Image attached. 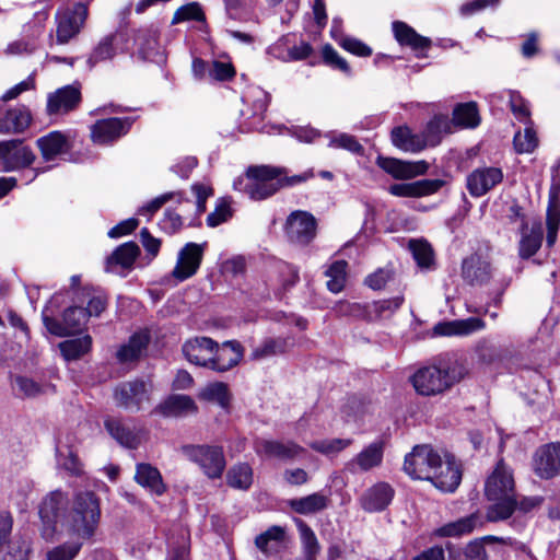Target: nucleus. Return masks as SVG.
Segmentation results:
<instances>
[{"instance_id": "f257e3e1", "label": "nucleus", "mask_w": 560, "mask_h": 560, "mask_svg": "<svg viewBox=\"0 0 560 560\" xmlns=\"http://www.w3.org/2000/svg\"><path fill=\"white\" fill-rule=\"evenodd\" d=\"M485 495L492 502L486 513L487 521L500 522L516 511L517 499L513 472L500 460L485 482Z\"/></svg>"}, {"instance_id": "f03ea898", "label": "nucleus", "mask_w": 560, "mask_h": 560, "mask_svg": "<svg viewBox=\"0 0 560 560\" xmlns=\"http://www.w3.org/2000/svg\"><path fill=\"white\" fill-rule=\"evenodd\" d=\"M101 518L98 498L91 491L77 493L70 509L63 514L61 528L70 536L90 539L94 536Z\"/></svg>"}, {"instance_id": "7ed1b4c3", "label": "nucleus", "mask_w": 560, "mask_h": 560, "mask_svg": "<svg viewBox=\"0 0 560 560\" xmlns=\"http://www.w3.org/2000/svg\"><path fill=\"white\" fill-rule=\"evenodd\" d=\"M282 174H285L284 167L249 166L245 177H240L234 182V188L243 191L252 200H264L279 190L277 178Z\"/></svg>"}, {"instance_id": "20e7f679", "label": "nucleus", "mask_w": 560, "mask_h": 560, "mask_svg": "<svg viewBox=\"0 0 560 560\" xmlns=\"http://www.w3.org/2000/svg\"><path fill=\"white\" fill-rule=\"evenodd\" d=\"M465 374V369L459 365L451 366L446 370L431 365L419 369L413 374L411 382L420 395L431 396L448 389L459 382Z\"/></svg>"}, {"instance_id": "39448f33", "label": "nucleus", "mask_w": 560, "mask_h": 560, "mask_svg": "<svg viewBox=\"0 0 560 560\" xmlns=\"http://www.w3.org/2000/svg\"><path fill=\"white\" fill-rule=\"evenodd\" d=\"M180 452L210 479L220 478L225 469L226 462L221 446L187 444L180 447Z\"/></svg>"}, {"instance_id": "423d86ee", "label": "nucleus", "mask_w": 560, "mask_h": 560, "mask_svg": "<svg viewBox=\"0 0 560 560\" xmlns=\"http://www.w3.org/2000/svg\"><path fill=\"white\" fill-rule=\"evenodd\" d=\"M68 497L60 490L51 491L39 505L42 522L40 536L46 541H52L57 534L58 524L61 525L63 514L68 512Z\"/></svg>"}, {"instance_id": "0eeeda50", "label": "nucleus", "mask_w": 560, "mask_h": 560, "mask_svg": "<svg viewBox=\"0 0 560 560\" xmlns=\"http://www.w3.org/2000/svg\"><path fill=\"white\" fill-rule=\"evenodd\" d=\"M283 230L291 244L304 247L316 237L317 220L308 211L294 210L287 217Z\"/></svg>"}, {"instance_id": "6e6552de", "label": "nucleus", "mask_w": 560, "mask_h": 560, "mask_svg": "<svg viewBox=\"0 0 560 560\" xmlns=\"http://www.w3.org/2000/svg\"><path fill=\"white\" fill-rule=\"evenodd\" d=\"M441 455L430 445H417L405 456L404 470L413 479L430 481Z\"/></svg>"}, {"instance_id": "1a4fd4ad", "label": "nucleus", "mask_w": 560, "mask_h": 560, "mask_svg": "<svg viewBox=\"0 0 560 560\" xmlns=\"http://www.w3.org/2000/svg\"><path fill=\"white\" fill-rule=\"evenodd\" d=\"M89 11L84 3H75L71 9L67 8L56 13V44H68L77 37L84 26Z\"/></svg>"}, {"instance_id": "9d476101", "label": "nucleus", "mask_w": 560, "mask_h": 560, "mask_svg": "<svg viewBox=\"0 0 560 560\" xmlns=\"http://www.w3.org/2000/svg\"><path fill=\"white\" fill-rule=\"evenodd\" d=\"M36 155L28 145L20 139L0 141V168L13 172L31 166Z\"/></svg>"}, {"instance_id": "9b49d317", "label": "nucleus", "mask_w": 560, "mask_h": 560, "mask_svg": "<svg viewBox=\"0 0 560 560\" xmlns=\"http://www.w3.org/2000/svg\"><path fill=\"white\" fill-rule=\"evenodd\" d=\"M114 399L118 407L131 412H138L150 401V389L145 382L135 380L116 386Z\"/></svg>"}, {"instance_id": "f8f14e48", "label": "nucleus", "mask_w": 560, "mask_h": 560, "mask_svg": "<svg viewBox=\"0 0 560 560\" xmlns=\"http://www.w3.org/2000/svg\"><path fill=\"white\" fill-rule=\"evenodd\" d=\"M207 243H187L177 254L176 265L171 272V277L176 282H183L195 276L200 268Z\"/></svg>"}, {"instance_id": "ddd939ff", "label": "nucleus", "mask_w": 560, "mask_h": 560, "mask_svg": "<svg viewBox=\"0 0 560 560\" xmlns=\"http://www.w3.org/2000/svg\"><path fill=\"white\" fill-rule=\"evenodd\" d=\"M160 32L156 27H141L133 33V44L139 58L155 63H163L165 51L160 44Z\"/></svg>"}, {"instance_id": "4468645a", "label": "nucleus", "mask_w": 560, "mask_h": 560, "mask_svg": "<svg viewBox=\"0 0 560 560\" xmlns=\"http://www.w3.org/2000/svg\"><path fill=\"white\" fill-rule=\"evenodd\" d=\"M244 357V347L237 340L215 341L213 354L208 362V370L225 373L235 368Z\"/></svg>"}, {"instance_id": "2eb2a0df", "label": "nucleus", "mask_w": 560, "mask_h": 560, "mask_svg": "<svg viewBox=\"0 0 560 560\" xmlns=\"http://www.w3.org/2000/svg\"><path fill=\"white\" fill-rule=\"evenodd\" d=\"M128 34L122 31H117L105 35L94 46L90 52L86 63L90 68L96 65L112 60L118 51L128 50Z\"/></svg>"}, {"instance_id": "dca6fc26", "label": "nucleus", "mask_w": 560, "mask_h": 560, "mask_svg": "<svg viewBox=\"0 0 560 560\" xmlns=\"http://www.w3.org/2000/svg\"><path fill=\"white\" fill-rule=\"evenodd\" d=\"M384 457V442L374 441L365 446L360 453L348 460L343 466V471L350 475L368 472L380 467Z\"/></svg>"}, {"instance_id": "f3484780", "label": "nucleus", "mask_w": 560, "mask_h": 560, "mask_svg": "<svg viewBox=\"0 0 560 560\" xmlns=\"http://www.w3.org/2000/svg\"><path fill=\"white\" fill-rule=\"evenodd\" d=\"M132 122L129 117L100 119L91 127L92 141L96 144L113 143L129 131Z\"/></svg>"}, {"instance_id": "a211bd4d", "label": "nucleus", "mask_w": 560, "mask_h": 560, "mask_svg": "<svg viewBox=\"0 0 560 560\" xmlns=\"http://www.w3.org/2000/svg\"><path fill=\"white\" fill-rule=\"evenodd\" d=\"M256 454L264 458L291 460L304 453V448L293 441L257 439L254 442Z\"/></svg>"}, {"instance_id": "6ab92c4d", "label": "nucleus", "mask_w": 560, "mask_h": 560, "mask_svg": "<svg viewBox=\"0 0 560 560\" xmlns=\"http://www.w3.org/2000/svg\"><path fill=\"white\" fill-rule=\"evenodd\" d=\"M533 469L541 479H551L560 474V444L540 446L533 457Z\"/></svg>"}, {"instance_id": "aec40b11", "label": "nucleus", "mask_w": 560, "mask_h": 560, "mask_svg": "<svg viewBox=\"0 0 560 560\" xmlns=\"http://www.w3.org/2000/svg\"><path fill=\"white\" fill-rule=\"evenodd\" d=\"M503 180L500 167L483 166L474 170L466 178V187L472 197L485 196Z\"/></svg>"}, {"instance_id": "412c9836", "label": "nucleus", "mask_w": 560, "mask_h": 560, "mask_svg": "<svg viewBox=\"0 0 560 560\" xmlns=\"http://www.w3.org/2000/svg\"><path fill=\"white\" fill-rule=\"evenodd\" d=\"M434 470L430 481L435 488L443 492H453L457 489L462 480V470L454 456L445 455L444 459L441 457Z\"/></svg>"}, {"instance_id": "4be33fe9", "label": "nucleus", "mask_w": 560, "mask_h": 560, "mask_svg": "<svg viewBox=\"0 0 560 560\" xmlns=\"http://www.w3.org/2000/svg\"><path fill=\"white\" fill-rule=\"evenodd\" d=\"M81 101L80 90L66 85L48 94L46 110L49 116L65 115L77 108Z\"/></svg>"}, {"instance_id": "5701e85b", "label": "nucleus", "mask_w": 560, "mask_h": 560, "mask_svg": "<svg viewBox=\"0 0 560 560\" xmlns=\"http://www.w3.org/2000/svg\"><path fill=\"white\" fill-rule=\"evenodd\" d=\"M215 340L206 336H196L187 339L182 346L185 359L197 366L208 369V362L213 354Z\"/></svg>"}, {"instance_id": "b1692460", "label": "nucleus", "mask_w": 560, "mask_h": 560, "mask_svg": "<svg viewBox=\"0 0 560 560\" xmlns=\"http://www.w3.org/2000/svg\"><path fill=\"white\" fill-rule=\"evenodd\" d=\"M377 165L396 179H410L428 171V164L424 161L408 162L395 158L380 156Z\"/></svg>"}, {"instance_id": "393cba45", "label": "nucleus", "mask_w": 560, "mask_h": 560, "mask_svg": "<svg viewBox=\"0 0 560 560\" xmlns=\"http://www.w3.org/2000/svg\"><path fill=\"white\" fill-rule=\"evenodd\" d=\"M395 491L393 487L384 481H380L368 488L360 498L361 508L369 512H382L392 502Z\"/></svg>"}, {"instance_id": "a878e982", "label": "nucleus", "mask_w": 560, "mask_h": 560, "mask_svg": "<svg viewBox=\"0 0 560 560\" xmlns=\"http://www.w3.org/2000/svg\"><path fill=\"white\" fill-rule=\"evenodd\" d=\"M104 427L108 434L121 446L135 450L141 443L142 430L130 427L117 418H106Z\"/></svg>"}, {"instance_id": "bb28decb", "label": "nucleus", "mask_w": 560, "mask_h": 560, "mask_svg": "<svg viewBox=\"0 0 560 560\" xmlns=\"http://www.w3.org/2000/svg\"><path fill=\"white\" fill-rule=\"evenodd\" d=\"M445 184L442 179H420L412 183L394 184L388 191L396 197L419 198L439 191Z\"/></svg>"}, {"instance_id": "cd10ccee", "label": "nucleus", "mask_w": 560, "mask_h": 560, "mask_svg": "<svg viewBox=\"0 0 560 560\" xmlns=\"http://www.w3.org/2000/svg\"><path fill=\"white\" fill-rule=\"evenodd\" d=\"M518 255L522 259L534 256L541 247L544 230L540 221H533L520 228Z\"/></svg>"}, {"instance_id": "c85d7f7f", "label": "nucleus", "mask_w": 560, "mask_h": 560, "mask_svg": "<svg viewBox=\"0 0 560 560\" xmlns=\"http://www.w3.org/2000/svg\"><path fill=\"white\" fill-rule=\"evenodd\" d=\"M462 277L470 285H482L490 281L492 269L487 260L478 255H471L463 260Z\"/></svg>"}, {"instance_id": "c756f323", "label": "nucleus", "mask_w": 560, "mask_h": 560, "mask_svg": "<svg viewBox=\"0 0 560 560\" xmlns=\"http://www.w3.org/2000/svg\"><path fill=\"white\" fill-rule=\"evenodd\" d=\"M32 119V113L26 105L9 108L0 117V133H22L31 126Z\"/></svg>"}, {"instance_id": "7c9ffc66", "label": "nucleus", "mask_w": 560, "mask_h": 560, "mask_svg": "<svg viewBox=\"0 0 560 560\" xmlns=\"http://www.w3.org/2000/svg\"><path fill=\"white\" fill-rule=\"evenodd\" d=\"M42 159L45 162L56 160L59 155L68 152L70 148L68 137L61 131H50L36 140Z\"/></svg>"}, {"instance_id": "2f4dec72", "label": "nucleus", "mask_w": 560, "mask_h": 560, "mask_svg": "<svg viewBox=\"0 0 560 560\" xmlns=\"http://www.w3.org/2000/svg\"><path fill=\"white\" fill-rule=\"evenodd\" d=\"M74 302L84 307L89 318L100 316L107 306V298L104 293L91 288H79L74 291Z\"/></svg>"}, {"instance_id": "473e14b6", "label": "nucleus", "mask_w": 560, "mask_h": 560, "mask_svg": "<svg viewBox=\"0 0 560 560\" xmlns=\"http://www.w3.org/2000/svg\"><path fill=\"white\" fill-rule=\"evenodd\" d=\"M482 517L478 513H472L439 527L435 529V535L439 537H460L471 534L476 528L482 526Z\"/></svg>"}, {"instance_id": "72a5a7b5", "label": "nucleus", "mask_w": 560, "mask_h": 560, "mask_svg": "<svg viewBox=\"0 0 560 560\" xmlns=\"http://www.w3.org/2000/svg\"><path fill=\"white\" fill-rule=\"evenodd\" d=\"M485 328V323L478 317H469L453 322L439 323L434 334L439 336H466Z\"/></svg>"}, {"instance_id": "f704fd0d", "label": "nucleus", "mask_w": 560, "mask_h": 560, "mask_svg": "<svg viewBox=\"0 0 560 560\" xmlns=\"http://www.w3.org/2000/svg\"><path fill=\"white\" fill-rule=\"evenodd\" d=\"M150 342V335L147 331L133 334L127 343L121 345L116 352V358L120 363L137 361L145 352Z\"/></svg>"}, {"instance_id": "c9c22d12", "label": "nucleus", "mask_w": 560, "mask_h": 560, "mask_svg": "<svg viewBox=\"0 0 560 560\" xmlns=\"http://www.w3.org/2000/svg\"><path fill=\"white\" fill-rule=\"evenodd\" d=\"M547 246L552 247L557 241V233L560 225V188L552 186L549 191L547 214Z\"/></svg>"}, {"instance_id": "e433bc0d", "label": "nucleus", "mask_w": 560, "mask_h": 560, "mask_svg": "<svg viewBox=\"0 0 560 560\" xmlns=\"http://www.w3.org/2000/svg\"><path fill=\"white\" fill-rule=\"evenodd\" d=\"M135 480L141 487L156 495L163 494L166 490L159 469L153 467L151 464H138L136 467Z\"/></svg>"}, {"instance_id": "4c0bfd02", "label": "nucleus", "mask_w": 560, "mask_h": 560, "mask_svg": "<svg viewBox=\"0 0 560 560\" xmlns=\"http://www.w3.org/2000/svg\"><path fill=\"white\" fill-rule=\"evenodd\" d=\"M392 141L395 147L407 152H419L425 148V139L421 133H413L406 126H399L392 130Z\"/></svg>"}, {"instance_id": "58836bf2", "label": "nucleus", "mask_w": 560, "mask_h": 560, "mask_svg": "<svg viewBox=\"0 0 560 560\" xmlns=\"http://www.w3.org/2000/svg\"><path fill=\"white\" fill-rule=\"evenodd\" d=\"M395 38L400 45L410 46L412 49H427L431 46V39L419 35L412 27L405 22L396 21L393 23Z\"/></svg>"}, {"instance_id": "ea45409f", "label": "nucleus", "mask_w": 560, "mask_h": 560, "mask_svg": "<svg viewBox=\"0 0 560 560\" xmlns=\"http://www.w3.org/2000/svg\"><path fill=\"white\" fill-rule=\"evenodd\" d=\"M328 502L329 499L327 495L315 492L306 497L291 499L288 501V505L295 513L308 515L325 510Z\"/></svg>"}, {"instance_id": "a19ab883", "label": "nucleus", "mask_w": 560, "mask_h": 560, "mask_svg": "<svg viewBox=\"0 0 560 560\" xmlns=\"http://www.w3.org/2000/svg\"><path fill=\"white\" fill-rule=\"evenodd\" d=\"M159 410L163 416L178 417L187 413H196L198 408L190 396L173 395L159 406Z\"/></svg>"}, {"instance_id": "79ce46f5", "label": "nucleus", "mask_w": 560, "mask_h": 560, "mask_svg": "<svg viewBox=\"0 0 560 560\" xmlns=\"http://www.w3.org/2000/svg\"><path fill=\"white\" fill-rule=\"evenodd\" d=\"M291 342L288 338H267L250 353L252 360H264L284 353Z\"/></svg>"}, {"instance_id": "37998d69", "label": "nucleus", "mask_w": 560, "mask_h": 560, "mask_svg": "<svg viewBox=\"0 0 560 560\" xmlns=\"http://www.w3.org/2000/svg\"><path fill=\"white\" fill-rule=\"evenodd\" d=\"M253 479V469L247 463L235 464L226 472V483L233 489L248 490Z\"/></svg>"}, {"instance_id": "c03bdc74", "label": "nucleus", "mask_w": 560, "mask_h": 560, "mask_svg": "<svg viewBox=\"0 0 560 560\" xmlns=\"http://www.w3.org/2000/svg\"><path fill=\"white\" fill-rule=\"evenodd\" d=\"M198 397L201 400L218 404L222 409H229L231 402V393L223 382H213L205 386Z\"/></svg>"}, {"instance_id": "a18cd8bd", "label": "nucleus", "mask_w": 560, "mask_h": 560, "mask_svg": "<svg viewBox=\"0 0 560 560\" xmlns=\"http://www.w3.org/2000/svg\"><path fill=\"white\" fill-rule=\"evenodd\" d=\"M66 361H74L88 353L92 347V338L89 335L68 339L58 345Z\"/></svg>"}, {"instance_id": "49530a36", "label": "nucleus", "mask_w": 560, "mask_h": 560, "mask_svg": "<svg viewBox=\"0 0 560 560\" xmlns=\"http://www.w3.org/2000/svg\"><path fill=\"white\" fill-rule=\"evenodd\" d=\"M453 122L462 128H475L480 124V116L475 102L458 104L453 110Z\"/></svg>"}, {"instance_id": "de8ad7c7", "label": "nucleus", "mask_w": 560, "mask_h": 560, "mask_svg": "<svg viewBox=\"0 0 560 560\" xmlns=\"http://www.w3.org/2000/svg\"><path fill=\"white\" fill-rule=\"evenodd\" d=\"M448 560H488L486 549L480 541H470L464 549L446 545Z\"/></svg>"}, {"instance_id": "09e8293b", "label": "nucleus", "mask_w": 560, "mask_h": 560, "mask_svg": "<svg viewBox=\"0 0 560 560\" xmlns=\"http://www.w3.org/2000/svg\"><path fill=\"white\" fill-rule=\"evenodd\" d=\"M303 546V558L316 560L319 552V544L313 529L301 518H295Z\"/></svg>"}, {"instance_id": "8fccbe9b", "label": "nucleus", "mask_w": 560, "mask_h": 560, "mask_svg": "<svg viewBox=\"0 0 560 560\" xmlns=\"http://www.w3.org/2000/svg\"><path fill=\"white\" fill-rule=\"evenodd\" d=\"M140 254L139 246L135 242H127L118 246L107 258L109 265H118L122 268H129L133 265Z\"/></svg>"}, {"instance_id": "3c124183", "label": "nucleus", "mask_w": 560, "mask_h": 560, "mask_svg": "<svg viewBox=\"0 0 560 560\" xmlns=\"http://www.w3.org/2000/svg\"><path fill=\"white\" fill-rule=\"evenodd\" d=\"M347 267L346 260H336L325 271V276L328 278L327 289L332 293H339L343 290L347 280Z\"/></svg>"}, {"instance_id": "603ef678", "label": "nucleus", "mask_w": 560, "mask_h": 560, "mask_svg": "<svg viewBox=\"0 0 560 560\" xmlns=\"http://www.w3.org/2000/svg\"><path fill=\"white\" fill-rule=\"evenodd\" d=\"M88 313L84 312V307L81 304L75 303L69 306L63 312V322L69 329V334L79 331L89 320Z\"/></svg>"}, {"instance_id": "864d4df0", "label": "nucleus", "mask_w": 560, "mask_h": 560, "mask_svg": "<svg viewBox=\"0 0 560 560\" xmlns=\"http://www.w3.org/2000/svg\"><path fill=\"white\" fill-rule=\"evenodd\" d=\"M524 132H516L513 139L514 148L518 153H530L538 144L536 131L532 124H525Z\"/></svg>"}, {"instance_id": "5fc2aeb1", "label": "nucleus", "mask_w": 560, "mask_h": 560, "mask_svg": "<svg viewBox=\"0 0 560 560\" xmlns=\"http://www.w3.org/2000/svg\"><path fill=\"white\" fill-rule=\"evenodd\" d=\"M206 20L203 10L198 2H190L179 7L172 19V24H178L185 21L203 22Z\"/></svg>"}, {"instance_id": "6e6d98bb", "label": "nucleus", "mask_w": 560, "mask_h": 560, "mask_svg": "<svg viewBox=\"0 0 560 560\" xmlns=\"http://www.w3.org/2000/svg\"><path fill=\"white\" fill-rule=\"evenodd\" d=\"M409 248L419 267H431L433 264V250L429 243L420 240H411L409 242Z\"/></svg>"}, {"instance_id": "4d7b16f0", "label": "nucleus", "mask_w": 560, "mask_h": 560, "mask_svg": "<svg viewBox=\"0 0 560 560\" xmlns=\"http://www.w3.org/2000/svg\"><path fill=\"white\" fill-rule=\"evenodd\" d=\"M448 121L443 117H434L429 121L421 136L425 139V147L436 145L441 141L442 133L446 131Z\"/></svg>"}, {"instance_id": "13d9d810", "label": "nucleus", "mask_w": 560, "mask_h": 560, "mask_svg": "<svg viewBox=\"0 0 560 560\" xmlns=\"http://www.w3.org/2000/svg\"><path fill=\"white\" fill-rule=\"evenodd\" d=\"M351 444V439H331L312 442L310 446L320 454L332 456L349 447Z\"/></svg>"}, {"instance_id": "bf43d9fd", "label": "nucleus", "mask_w": 560, "mask_h": 560, "mask_svg": "<svg viewBox=\"0 0 560 560\" xmlns=\"http://www.w3.org/2000/svg\"><path fill=\"white\" fill-rule=\"evenodd\" d=\"M328 147L334 149H343L354 154H362L364 151L358 139L349 133L331 136Z\"/></svg>"}, {"instance_id": "052dcab7", "label": "nucleus", "mask_w": 560, "mask_h": 560, "mask_svg": "<svg viewBox=\"0 0 560 560\" xmlns=\"http://www.w3.org/2000/svg\"><path fill=\"white\" fill-rule=\"evenodd\" d=\"M284 536L285 528L273 525L256 537L255 545L260 551L268 553V545L270 542H281Z\"/></svg>"}, {"instance_id": "680f3d73", "label": "nucleus", "mask_w": 560, "mask_h": 560, "mask_svg": "<svg viewBox=\"0 0 560 560\" xmlns=\"http://www.w3.org/2000/svg\"><path fill=\"white\" fill-rule=\"evenodd\" d=\"M57 463L59 467H61L72 476H80L83 472L81 462L71 450H67L66 453L58 450Z\"/></svg>"}, {"instance_id": "e2e57ef3", "label": "nucleus", "mask_w": 560, "mask_h": 560, "mask_svg": "<svg viewBox=\"0 0 560 560\" xmlns=\"http://www.w3.org/2000/svg\"><path fill=\"white\" fill-rule=\"evenodd\" d=\"M475 352L478 357L479 362L483 364L494 363L501 358L500 349L495 345L485 339L480 340L477 343Z\"/></svg>"}, {"instance_id": "0e129e2a", "label": "nucleus", "mask_w": 560, "mask_h": 560, "mask_svg": "<svg viewBox=\"0 0 560 560\" xmlns=\"http://www.w3.org/2000/svg\"><path fill=\"white\" fill-rule=\"evenodd\" d=\"M228 15L233 20H243L255 7V0H224Z\"/></svg>"}, {"instance_id": "69168bd1", "label": "nucleus", "mask_w": 560, "mask_h": 560, "mask_svg": "<svg viewBox=\"0 0 560 560\" xmlns=\"http://www.w3.org/2000/svg\"><path fill=\"white\" fill-rule=\"evenodd\" d=\"M32 544L27 539H16L9 546L4 560H30Z\"/></svg>"}, {"instance_id": "338daca9", "label": "nucleus", "mask_w": 560, "mask_h": 560, "mask_svg": "<svg viewBox=\"0 0 560 560\" xmlns=\"http://www.w3.org/2000/svg\"><path fill=\"white\" fill-rule=\"evenodd\" d=\"M232 217V210L230 203L225 199H221L214 211L208 214L207 224L211 228H215L223 222H226Z\"/></svg>"}, {"instance_id": "774afa93", "label": "nucleus", "mask_w": 560, "mask_h": 560, "mask_svg": "<svg viewBox=\"0 0 560 560\" xmlns=\"http://www.w3.org/2000/svg\"><path fill=\"white\" fill-rule=\"evenodd\" d=\"M81 544H63L47 553V560H72L80 551Z\"/></svg>"}]
</instances>
